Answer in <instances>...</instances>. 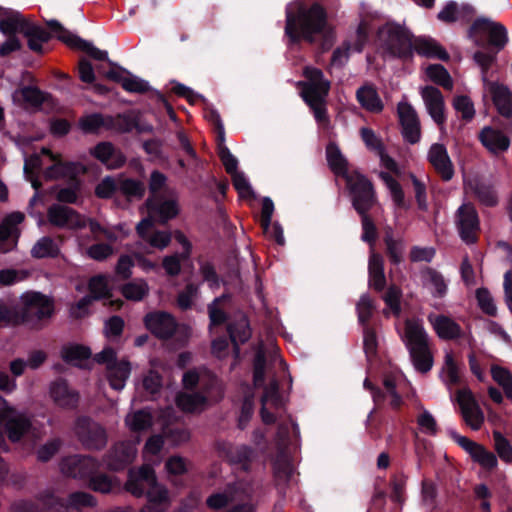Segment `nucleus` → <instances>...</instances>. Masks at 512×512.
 I'll use <instances>...</instances> for the list:
<instances>
[{
    "instance_id": "f257e3e1",
    "label": "nucleus",
    "mask_w": 512,
    "mask_h": 512,
    "mask_svg": "<svg viewBox=\"0 0 512 512\" xmlns=\"http://www.w3.org/2000/svg\"><path fill=\"white\" fill-rule=\"evenodd\" d=\"M285 14L284 33L289 46L299 45L302 41L315 44L318 38H322V46L325 49L331 34V26L327 9L321 3L300 2L297 3L295 11L287 7Z\"/></svg>"
},
{
    "instance_id": "f03ea898",
    "label": "nucleus",
    "mask_w": 512,
    "mask_h": 512,
    "mask_svg": "<svg viewBox=\"0 0 512 512\" xmlns=\"http://www.w3.org/2000/svg\"><path fill=\"white\" fill-rule=\"evenodd\" d=\"M125 489L137 498L146 496L147 502L140 512H165L169 507L168 490L157 481L154 468L148 464L129 470Z\"/></svg>"
},
{
    "instance_id": "7ed1b4c3",
    "label": "nucleus",
    "mask_w": 512,
    "mask_h": 512,
    "mask_svg": "<svg viewBox=\"0 0 512 512\" xmlns=\"http://www.w3.org/2000/svg\"><path fill=\"white\" fill-rule=\"evenodd\" d=\"M303 76L306 80L297 83L300 88V96L312 111L316 122L327 127L330 124L327 98L331 82L325 78L323 71L316 67L306 66L303 69Z\"/></svg>"
},
{
    "instance_id": "20e7f679",
    "label": "nucleus",
    "mask_w": 512,
    "mask_h": 512,
    "mask_svg": "<svg viewBox=\"0 0 512 512\" xmlns=\"http://www.w3.org/2000/svg\"><path fill=\"white\" fill-rule=\"evenodd\" d=\"M3 432L12 442L39 437V431L33 426L30 417L13 407H5L0 411V449H4L5 445ZM6 473V465L0 459V480Z\"/></svg>"
},
{
    "instance_id": "39448f33",
    "label": "nucleus",
    "mask_w": 512,
    "mask_h": 512,
    "mask_svg": "<svg viewBox=\"0 0 512 512\" xmlns=\"http://www.w3.org/2000/svg\"><path fill=\"white\" fill-rule=\"evenodd\" d=\"M413 38L409 30L394 22H387L377 31V39L384 51L405 61L413 58Z\"/></svg>"
},
{
    "instance_id": "423d86ee",
    "label": "nucleus",
    "mask_w": 512,
    "mask_h": 512,
    "mask_svg": "<svg viewBox=\"0 0 512 512\" xmlns=\"http://www.w3.org/2000/svg\"><path fill=\"white\" fill-rule=\"evenodd\" d=\"M98 76L120 84L129 93L145 94L151 90L147 81L132 75L127 69L110 60L106 50L98 49Z\"/></svg>"
},
{
    "instance_id": "0eeeda50",
    "label": "nucleus",
    "mask_w": 512,
    "mask_h": 512,
    "mask_svg": "<svg viewBox=\"0 0 512 512\" xmlns=\"http://www.w3.org/2000/svg\"><path fill=\"white\" fill-rule=\"evenodd\" d=\"M406 346L415 369L427 373L432 369L433 356L429 350L428 335L421 323L407 320L405 323Z\"/></svg>"
},
{
    "instance_id": "6e6552de",
    "label": "nucleus",
    "mask_w": 512,
    "mask_h": 512,
    "mask_svg": "<svg viewBox=\"0 0 512 512\" xmlns=\"http://www.w3.org/2000/svg\"><path fill=\"white\" fill-rule=\"evenodd\" d=\"M0 30L5 34L20 33L26 39L28 47L34 52H42V47L50 38L48 32L31 23L19 13L12 14L0 21Z\"/></svg>"
},
{
    "instance_id": "1a4fd4ad",
    "label": "nucleus",
    "mask_w": 512,
    "mask_h": 512,
    "mask_svg": "<svg viewBox=\"0 0 512 512\" xmlns=\"http://www.w3.org/2000/svg\"><path fill=\"white\" fill-rule=\"evenodd\" d=\"M469 37L473 39L478 47H485L487 44L502 50L508 42L507 29L501 23L494 22L490 18L478 17L469 28Z\"/></svg>"
},
{
    "instance_id": "9d476101",
    "label": "nucleus",
    "mask_w": 512,
    "mask_h": 512,
    "mask_svg": "<svg viewBox=\"0 0 512 512\" xmlns=\"http://www.w3.org/2000/svg\"><path fill=\"white\" fill-rule=\"evenodd\" d=\"M98 365L105 366V376L112 389L121 391L125 387L132 371L131 363L127 358L119 359L117 351L107 346L98 352Z\"/></svg>"
},
{
    "instance_id": "9b49d317",
    "label": "nucleus",
    "mask_w": 512,
    "mask_h": 512,
    "mask_svg": "<svg viewBox=\"0 0 512 512\" xmlns=\"http://www.w3.org/2000/svg\"><path fill=\"white\" fill-rule=\"evenodd\" d=\"M345 182L355 211L357 213L369 212L377 202L371 180L358 170H353Z\"/></svg>"
},
{
    "instance_id": "f8f14e48",
    "label": "nucleus",
    "mask_w": 512,
    "mask_h": 512,
    "mask_svg": "<svg viewBox=\"0 0 512 512\" xmlns=\"http://www.w3.org/2000/svg\"><path fill=\"white\" fill-rule=\"evenodd\" d=\"M22 307L19 311V324L33 323L50 318L54 312L53 301L39 293L28 292L21 297Z\"/></svg>"
},
{
    "instance_id": "ddd939ff",
    "label": "nucleus",
    "mask_w": 512,
    "mask_h": 512,
    "mask_svg": "<svg viewBox=\"0 0 512 512\" xmlns=\"http://www.w3.org/2000/svg\"><path fill=\"white\" fill-rule=\"evenodd\" d=\"M266 356L263 351H258L253 360V383L257 388H264L261 402L271 401L276 407L282 406V397L279 392V382L276 378L270 380L266 385Z\"/></svg>"
},
{
    "instance_id": "4468645a",
    "label": "nucleus",
    "mask_w": 512,
    "mask_h": 512,
    "mask_svg": "<svg viewBox=\"0 0 512 512\" xmlns=\"http://www.w3.org/2000/svg\"><path fill=\"white\" fill-rule=\"evenodd\" d=\"M449 437L457 443L466 453L469 454L473 462L479 464L485 470L491 471L498 465L496 455L466 436H462L455 430H448Z\"/></svg>"
},
{
    "instance_id": "2eb2a0df",
    "label": "nucleus",
    "mask_w": 512,
    "mask_h": 512,
    "mask_svg": "<svg viewBox=\"0 0 512 512\" xmlns=\"http://www.w3.org/2000/svg\"><path fill=\"white\" fill-rule=\"evenodd\" d=\"M456 402L464 422L472 430H479L485 421V416L472 391L467 387L457 390Z\"/></svg>"
},
{
    "instance_id": "dca6fc26",
    "label": "nucleus",
    "mask_w": 512,
    "mask_h": 512,
    "mask_svg": "<svg viewBox=\"0 0 512 512\" xmlns=\"http://www.w3.org/2000/svg\"><path fill=\"white\" fill-rule=\"evenodd\" d=\"M144 325L156 338L171 339L178 328L175 317L166 311H153L144 316Z\"/></svg>"
},
{
    "instance_id": "f3484780",
    "label": "nucleus",
    "mask_w": 512,
    "mask_h": 512,
    "mask_svg": "<svg viewBox=\"0 0 512 512\" xmlns=\"http://www.w3.org/2000/svg\"><path fill=\"white\" fill-rule=\"evenodd\" d=\"M62 474L73 478H89V487L96 490L94 476L95 462L92 458L84 456H69L63 458L59 464Z\"/></svg>"
},
{
    "instance_id": "a211bd4d",
    "label": "nucleus",
    "mask_w": 512,
    "mask_h": 512,
    "mask_svg": "<svg viewBox=\"0 0 512 512\" xmlns=\"http://www.w3.org/2000/svg\"><path fill=\"white\" fill-rule=\"evenodd\" d=\"M457 227L460 238L466 244H474L478 240L480 230L479 217L476 209L470 204H463L457 211Z\"/></svg>"
},
{
    "instance_id": "6ab92c4d",
    "label": "nucleus",
    "mask_w": 512,
    "mask_h": 512,
    "mask_svg": "<svg viewBox=\"0 0 512 512\" xmlns=\"http://www.w3.org/2000/svg\"><path fill=\"white\" fill-rule=\"evenodd\" d=\"M397 111L404 140L412 145L418 143L421 139V126L416 110L411 104L400 102Z\"/></svg>"
},
{
    "instance_id": "aec40b11",
    "label": "nucleus",
    "mask_w": 512,
    "mask_h": 512,
    "mask_svg": "<svg viewBox=\"0 0 512 512\" xmlns=\"http://www.w3.org/2000/svg\"><path fill=\"white\" fill-rule=\"evenodd\" d=\"M219 451L229 465L243 472L251 470L252 463L256 457L255 449L244 444H223Z\"/></svg>"
},
{
    "instance_id": "412c9836",
    "label": "nucleus",
    "mask_w": 512,
    "mask_h": 512,
    "mask_svg": "<svg viewBox=\"0 0 512 512\" xmlns=\"http://www.w3.org/2000/svg\"><path fill=\"white\" fill-rule=\"evenodd\" d=\"M48 222L57 228L78 229L86 226V220L72 208L53 204L47 210Z\"/></svg>"
},
{
    "instance_id": "4be33fe9",
    "label": "nucleus",
    "mask_w": 512,
    "mask_h": 512,
    "mask_svg": "<svg viewBox=\"0 0 512 512\" xmlns=\"http://www.w3.org/2000/svg\"><path fill=\"white\" fill-rule=\"evenodd\" d=\"M105 128L118 133H129L139 129V119L133 111L118 113L116 115H104L98 113V129Z\"/></svg>"
},
{
    "instance_id": "5701e85b",
    "label": "nucleus",
    "mask_w": 512,
    "mask_h": 512,
    "mask_svg": "<svg viewBox=\"0 0 512 512\" xmlns=\"http://www.w3.org/2000/svg\"><path fill=\"white\" fill-rule=\"evenodd\" d=\"M42 503L50 512H68L70 507L78 509L91 506L93 497L84 492H75L69 496L68 504H65L52 493H46L42 496Z\"/></svg>"
},
{
    "instance_id": "b1692460",
    "label": "nucleus",
    "mask_w": 512,
    "mask_h": 512,
    "mask_svg": "<svg viewBox=\"0 0 512 512\" xmlns=\"http://www.w3.org/2000/svg\"><path fill=\"white\" fill-rule=\"evenodd\" d=\"M47 25L55 37L72 49L82 51L86 55L96 58V49L92 42H87L62 26L57 20L47 21Z\"/></svg>"
},
{
    "instance_id": "393cba45",
    "label": "nucleus",
    "mask_w": 512,
    "mask_h": 512,
    "mask_svg": "<svg viewBox=\"0 0 512 512\" xmlns=\"http://www.w3.org/2000/svg\"><path fill=\"white\" fill-rule=\"evenodd\" d=\"M427 111L433 121L442 127L446 122L445 103L441 91L435 86H425L421 91Z\"/></svg>"
},
{
    "instance_id": "a878e982",
    "label": "nucleus",
    "mask_w": 512,
    "mask_h": 512,
    "mask_svg": "<svg viewBox=\"0 0 512 512\" xmlns=\"http://www.w3.org/2000/svg\"><path fill=\"white\" fill-rule=\"evenodd\" d=\"M427 159L442 180L449 181L452 179L454 176L453 164L443 144H432L429 148Z\"/></svg>"
},
{
    "instance_id": "bb28decb",
    "label": "nucleus",
    "mask_w": 512,
    "mask_h": 512,
    "mask_svg": "<svg viewBox=\"0 0 512 512\" xmlns=\"http://www.w3.org/2000/svg\"><path fill=\"white\" fill-rule=\"evenodd\" d=\"M146 207L149 214L160 224L176 218L180 212L179 204L175 199L148 198Z\"/></svg>"
},
{
    "instance_id": "cd10ccee",
    "label": "nucleus",
    "mask_w": 512,
    "mask_h": 512,
    "mask_svg": "<svg viewBox=\"0 0 512 512\" xmlns=\"http://www.w3.org/2000/svg\"><path fill=\"white\" fill-rule=\"evenodd\" d=\"M428 320L437 336L442 340H457L463 337L461 326L449 316L431 314L428 316Z\"/></svg>"
},
{
    "instance_id": "c85d7f7f",
    "label": "nucleus",
    "mask_w": 512,
    "mask_h": 512,
    "mask_svg": "<svg viewBox=\"0 0 512 512\" xmlns=\"http://www.w3.org/2000/svg\"><path fill=\"white\" fill-rule=\"evenodd\" d=\"M41 153L48 155L55 162L45 171V177L48 179L74 178L78 173L85 171L84 167L80 164L62 162L60 155L53 154L47 148H43Z\"/></svg>"
},
{
    "instance_id": "c756f323",
    "label": "nucleus",
    "mask_w": 512,
    "mask_h": 512,
    "mask_svg": "<svg viewBox=\"0 0 512 512\" xmlns=\"http://www.w3.org/2000/svg\"><path fill=\"white\" fill-rule=\"evenodd\" d=\"M136 456V449L127 442H120L113 446L108 454L107 465L111 470L120 471L130 465Z\"/></svg>"
},
{
    "instance_id": "7c9ffc66",
    "label": "nucleus",
    "mask_w": 512,
    "mask_h": 512,
    "mask_svg": "<svg viewBox=\"0 0 512 512\" xmlns=\"http://www.w3.org/2000/svg\"><path fill=\"white\" fill-rule=\"evenodd\" d=\"M481 144L491 153L500 154L510 147V138L502 131L492 127H484L479 133Z\"/></svg>"
},
{
    "instance_id": "2f4dec72",
    "label": "nucleus",
    "mask_w": 512,
    "mask_h": 512,
    "mask_svg": "<svg viewBox=\"0 0 512 512\" xmlns=\"http://www.w3.org/2000/svg\"><path fill=\"white\" fill-rule=\"evenodd\" d=\"M25 215L22 212L15 211L6 215L0 223V250L7 252L9 248L3 246L4 241L13 240L15 245L20 235L19 225L24 221Z\"/></svg>"
},
{
    "instance_id": "473e14b6",
    "label": "nucleus",
    "mask_w": 512,
    "mask_h": 512,
    "mask_svg": "<svg viewBox=\"0 0 512 512\" xmlns=\"http://www.w3.org/2000/svg\"><path fill=\"white\" fill-rule=\"evenodd\" d=\"M326 159L330 170L336 177H341L346 180L351 176L348 160L342 154L336 143L330 142L326 146Z\"/></svg>"
},
{
    "instance_id": "72a5a7b5",
    "label": "nucleus",
    "mask_w": 512,
    "mask_h": 512,
    "mask_svg": "<svg viewBox=\"0 0 512 512\" xmlns=\"http://www.w3.org/2000/svg\"><path fill=\"white\" fill-rule=\"evenodd\" d=\"M426 58L449 60L448 52L434 39L427 37H416L413 39V52Z\"/></svg>"
},
{
    "instance_id": "f704fd0d",
    "label": "nucleus",
    "mask_w": 512,
    "mask_h": 512,
    "mask_svg": "<svg viewBox=\"0 0 512 512\" xmlns=\"http://www.w3.org/2000/svg\"><path fill=\"white\" fill-rule=\"evenodd\" d=\"M227 332L235 354H239V345L246 343L252 335L248 318L242 316L240 319L228 323Z\"/></svg>"
},
{
    "instance_id": "c9c22d12",
    "label": "nucleus",
    "mask_w": 512,
    "mask_h": 512,
    "mask_svg": "<svg viewBox=\"0 0 512 512\" xmlns=\"http://www.w3.org/2000/svg\"><path fill=\"white\" fill-rule=\"evenodd\" d=\"M98 162L107 169H118L126 163V156L111 142H98Z\"/></svg>"
},
{
    "instance_id": "e433bc0d",
    "label": "nucleus",
    "mask_w": 512,
    "mask_h": 512,
    "mask_svg": "<svg viewBox=\"0 0 512 512\" xmlns=\"http://www.w3.org/2000/svg\"><path fill=\"white\" fill-rule=\"evenodd\" d=\"M369 286L377 292L384 290L386 277L384 273V260L381 254L372 252L368 262Z\"/></svg>"
},
{
    "instance_id": "4c0bfd02",
    "label": "nucleus",
    "mask_w": 512,
    "mask_h": 512,
    "mask_svg": "<svg viewBox=\"0 0 512 512\" xmlns=\"http://www.w3.org/2000/svg\"><path fill=\"white\" fill-rule=\"evenodd\" d=\"M50 395L55 404L62 408H74L78 402V394L65 381L52 383Z\"/></svg>"
},
{
    "instance_id": "58836bf2",
    "label": "nucleus",
    "mask_w": 512,
    "mask_h": 512,
    "mask_svg": "<svg viewBox=\"0 0 512 512\" xmlns=\"http://www.w3.org/2000/svg\"><path fill=\"white\" fill-rule=\"evenodd\" d=\"M96 299L95 278L89 282V293L80 300L71 304L69 307V316L74 320H81L90 315V307Z\"/></svg>"
},
{
    "instance_id": "ea45409f",
    "label": "nucleus",
    "mask_w": 512,
    "mask_h": 512,
    "mask_svg": "<svg viewBox=\"0 0 512 512\" xmlns=\"http://www.w3.org/2000/svg\"><path fill=\"white\" fill-rule=\"evenodd\" d=\"M273 474L275 486L283 496L286 493V487L293 476L292 463L284 458H278L273 463Z\"/></svg>"
},
{
    "instance_id": "a19ab883",
    "label": "nucleus",
    "mask_w": 512,
    "mask_h": 512,
    "mask_svg": "<svg viewBox=\"0 0 512 512\" xmlns=\"http://www.w3.org/2000/svg\"><path fill=\"white\" fill-rule=\"evenodd\" d=\"M91 355L90 348L79 344H68L61 349L63 360L78 367H85Z\"/></svg>"
},
{
    "instance_id": "79ce46f5",
    "label": "nucleus",
    "mask_w": 512,
    "mask_h": 512,
    "mask_svg": "<svg viewBox=\"0 0 512 512\" xmlns=\"http://www.w3.org/2000/svg\"><path fill=\"white\" fill-rule=\"evenodd\" d=\"M356 98L359 104L367 111L379 113L384 105L376 89L373 86H362L356 92Z\"/></svg>"
},
{
    "instance_id": "37998d69",
    "label": "nucleus",
    "mask_w": 512,
    "mask_h": 512,
    "mask_svg": "<svg viewBox=\"0 0 512 512\" xmlns=\"http://www.w3.org/2000/svg\"><path fill=\"white\" fill-rule=\"evenodd\" d=\"M207 404V397L200 392H181L176 396L177 407L186 413L201 410Z\"/></svg>"
},
{
    "instance_id": "c03bdc74",
    "label": "nucleus",
    "mask_w": 512,
    "mask_h": 512,
    "mask_svg": "<svg viewBox=\"0 0 512 512\" xmlns=\"http://www.w3.org/2000/svg\"><path fill=\"white\" fill-rule=\"evenodd\" d=\"M199 391L203 395H205L208 399L213 401H220L223 396V388L218 377L212 373H205L201 375V379L199 382Z\"/></svg>"
},
{
    "instance_id": "a18cd8bd",
    "label": "nucleus",
    "mask_w": 512,
    "mask_h": 512,
    "mask_svg": "<svg viewBox=\"0 0 512 512\" xmlns=\"http://www.w3.org/2000/svg\"><path fill=\"white\" fill-rule=\"evenodd\" d=\"M474 14V8L469 4H463L459 7L455 1H449L438 13L437 18L445 23H453L458 20V16L470 18Z\"/></svg>"
},
{
    "instance_id": "49530a36",
    "label": "nucleus",
    "mask_w": 512,
    "mask_h": 512,
    "mask_svg": "<svg viewBox=\"0 0 512 512\" xmlns=\"http://www.w3.org/2000/svg\"><path fill=\"white\" fill-rule=\"evenodd\" d=\"M492 98L499 114L510 119L512 117L511 91L504 85H495L492 88Z\"/></svg>"
},
{
    "instance_id": "de8ad7c7",
    "label": "nucleus",
    "mask_w": 512,
    "mask_h": 512,
    "mask_svg": "<svg viewBox=\"0 0 512 512\" xmlns=\"http://www.w3.org/2000/svg\"><path fill=\"white\" fill-rule=\"evenodd\" d=\"M13 100L26 108H38L44 101V95L39 89L26 86L14 92Z\"/></svg>"
},
{
    "instance_id": "09e8293b",
    "label": "nucleus",
    "mask_w": 512,
    "mask_h": 512,
    "mask_svg": "<svg viewBox=\"0 0 512 512\" xmlns=\"http://www.w3.org/2000/svg\"><path fill=\"white\" fill-rule=\"evenodd\" d=\"M384 243L386 246V255L391 264L397 266L403 261L405 250L404 241L402 239H394L391 230L386 231L384 235Z\"/></svg>"
},
{
    "instance_id": "8fccbe9b",
    "label": "nucleus",
    "mask_w": 512,
    "mask_h": 512,
    "mask_svg": "<svg viewBox=\"0 0 512 512\" xmlns=\"http://www.w3.org/2000/svg\"><path fill=\"white\" fill-rule=\"evenodd\" d=\"M119 186V193L125 196L128 202L142 199L146 190L143 182L133 178L120 177Z\"/></svg>"
},
{
    "instance_id": "3c124183",
    "label": "nucleus",
    "mask_w": 512,
    "mask_h": 512,
    "mask_svg": "<svg viewBox=\"0 0 512 512\" xmlns=\"http://www.w3.org/2000/svg\"><path fill=\"white\" fill-rule=\"evenodd\" d=\"M443 381L448 386H459L462 384V377L459 366L452 353H446L444 366L442 368Z\"/></svg>"
},
{
    "instance_id": "603ef678",
    "label": "nucleus",
    "mask_w": 512,
    "mask_h": 512,
    "mask_svg": "<svg viewBox=\"0 0 512 512\" xmlns=\"http://www.w3.org/2000/svg\"><path fill=\"white\" fill-rule=\"evenodd\" d=\"M125 421L132 432H142L148 430L153 425L152 414L144 409L128 415Z\"/></svg>"
},
{
    "instance_id": "864d4df0",
    "label": "nucleus",
    "mask_w": 512,
    "mask_h": 512,
    "mask_svg": "<svg viewBox=\"0 0 512 512\" xmlns=\"http://www.w3.org/2000/svg\"><path fill=\"white\" fill-rule=\"evenodd\" d=\"M423 278L428 281L432 286V296L435 298H443L447 293V284L443 275L431 267H426L422 271Z\"/></svg>"
},
{
    "instance_id": "5fc2aeb1",
    "label": "nucleus",
    "mask_w": 512,
    "mask_h": 512,
    "mask_svg": "<svg viewBox=\"0 0 512 512\" xmlns=\"http://www.w3.org/2000/svg\"><path fill=\"white\" fill-rule=\"evenodd\" d=\"M427 76L432 82L442 86L446 90L453 88L452 78L447 69L441 64H431L426 69Z\"/></svg>"
},
{
    "instance_id": "6e6d98bb",
    "label": "nucleus",
    "mask_w": 512,
    "mask_h": 512,
    "mask_svg": "<svg viewBox=\"0 0 512 512\" xmlns=\"http://www.w3.org/2000/svg\"><path fill=\"white\" fill-rule=\"evenodd\" d=\"M475 197L479 202L487 207H494L498 203V197L490 184L476 182L472 187Z\"/></svg>"
},
{
    "instance_id": "4d7b16f0",
    "label": "nucleus",
    "mask_w": 512,
    "mask_h": 512,
    "mask_svg": "<svg viewBox=\"0 0 512 512\" xmlns=\"http://www.w3.org/2000/svg\"><path fill=\"white\" fill-rule=\"evenodd\" d=\"M31 254L35 258L55 257L59 254V247L52 238L46 236L35 243Z\"/></svg>"
},
{
    "instance_id": "13d9d810",
    "label": "nucleus",
    "mask_w": 512,
    "mask_h": 512,
    "mask_svg": "<svg viewBox=\"0 0 512 512\" xmlns=\"http://www.w3.org/2000/svg\"><path fill=\"white\" fill-rule=\"evenodd\" d=\"M492 379L502 387L506 397L512 400V374L502 366L492 365L491 367Z\"/></svg>"
},
{
    "instance_id": "bf43d9fd",
    "label": "nucleus",
    "mask_w": 512,
    "mask_h": 512,
    "mask_svg": "<svg viewBox=\"0 0 512 512\" xmlns=\"http://www.w3.org/2000/svg\"><path fill=\"white\" fill-rule=\"evenodd\" d=\"M149 287L143 280L136 282L131 281L121 287L122 295L130 301H141L148 295Z\"/></svg>"
},
{
    "instance_id": "052dcab7",
    "label": "nucleus",
    "mask_w": 512,
    "mask_h": 512,
    "mask_svg": "<svg viewBox=\"0 0 512 512\" xmlns=\"http://www.w3.org/2000/svg\"><path fill=\"white\" fill-rule=\"evenodd\" d=\"M361 217V225H362V235L361 240L368 243L370 247L373 249L375 242L378 237L377 227L369 215V212L358 213Z\"/></svg>"
},
{
    "instance_id": "680f3d73",
    "label": "nucleus",
    "mask_w": 512,
    "mask_h": 512,
    "mask_svg": "<svg viewBox=\"0 0 512 512\" xmlns=\"http://www.w3.org/2000/svg\"><path fill=\"white\" fill-rule=\"evenodd\" d=\"M494 448L499 458L512 463V445L510 441L498 430L493 431Z\"/></svg>"
},
{
    "instance_id": "e2e57ef3",
    "label": "nucleus",
    "mask_w": 512,
    "mask_h": 512,
    "mask_svg": "<svg viewBox=\"0 0 512 512\" xmlns=\"http://www.w3.org/2000/svg\"><path fill=\"white\" fill-rule=\"evenodd\" d=\"M382 180L389 189L394 203L400 207H405V195L400 183L387 172H381Z\"/></svg>"
},
{
    "instance_id": "0e129e2a",
    "label": "nucleus",
    "mask_w": 512,
    "mask_h": 512,
    "mask_svg": "<svg viewBox=\"0 0 512 512\" xmlns=\"http://www.w3.org/2000/svg\"><path fill=\"white\" fill-rule=\"evenodd\" d=\"M383 386H384V388H382V389L386 392V399L388 397H390L389 405H390L391 409L395 413H398L404 404V400H403L402 396L397 391L395 380L392 378L386 377L383 380Z\"/></svg>"
},
{
    "instance_id": "69168bd1",
    "label": "nucleus",
    "mask_w": 512,
    "mask_h": 512,
    "mask_svg": "<svg viewBox=\"0 0 512 512\" xmlns=\"http://www.w3.org/2000/svg\"><path fill=\"white\" fill-rule=\"evenodd\" d=\"M75 431L85 445L93 443L94 422L91 418L79 417L76 421Z\"/></svg>"
},
{
    "instance_id": "338daca9",
    "label": "nucleus",
    "mask_w": 512,
    "mask_h": 512,
    "mask_svg": "<svg viewBox=\"0 0 512 512\" xmlns=\"http://www.w3.org/2000/svg\"><path fill=\"white\" fill-rule=\"evenodd\" d=\"M401 297L402 290L396 284H391L382 297L385 304L390 308L395 316H399L401 314Z\"/></svg>"
},
{
    "instance_id": "774afa93",
    "label": "nucleus",
    "mask_w": 512,
    "mask_h": 512,
    "mask_svg": "<svg viewBox=\"0 0 512 512\" xmlns=\"http://www.w3.org/2000/svg\"><path fill=\"white\" fill-rule=\"evenodd\" d=\"M360 137L366 148L375 154L382 152L385 148L382 139L369 127H362L360 129Z\"/></svg>"
}]
</instances>
